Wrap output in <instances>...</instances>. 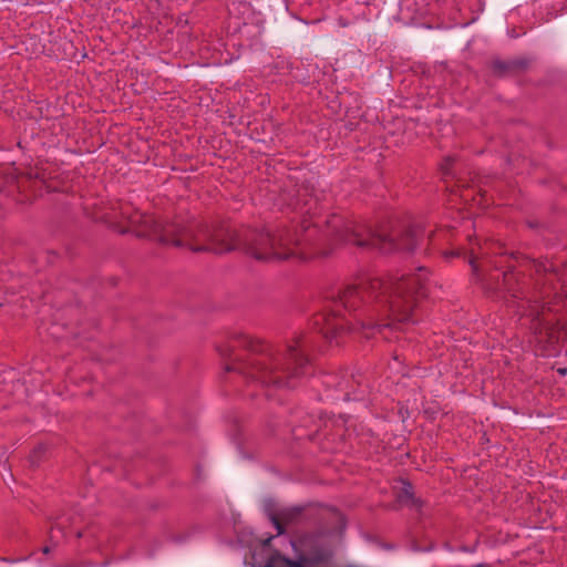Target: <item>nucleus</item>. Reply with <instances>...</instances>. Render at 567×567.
I'll return each instance as SVG.
<instances>
[{"instance_id":"nucleus-13","label":"nucleus","mask_w":567,"mask_h":567,"mask_svg":"<svg viewBox=\"0 0 567 567\" xmlns=\"http://www.w3.org/2000/svg\"><path fill=\"white\" fill-rule=\"evenodd\" d=\"M515 279L513 274H504V285L507 286L508 291L512 293L514 298H518V293L516 290H513L509 285L511 281Z\"/></svg>"},{"instance_id":"nucleus-14","label":"nucleus","mask_w":567,"mask_h":567,"mask_svg":"<svg viewBox=\"0 0 567 567\" xmlns=\"http://www.w3.org/2000/svg\"><path fill=\"white\" fill-rule=\"evenodd\" d=\"M280 557H281L280 555H277V556L272 557V558H271V559H269V561L265 565V567H274V564H275V561H276V560H280V561H282V560L280 559Z\"/></svg>"},{"instance_id":"nucleus-18","label":"nucleus","mask_w":567,"mask_h":567,"mask_svg":"<svg viewBox=\"0 0 567 567\" xmlns=\"http://www.w3.org/2000/svg\"><path fill=\"white\" fill-rule=\"evenodd\" d=\"M558 372H559L560 374H565V373H566V369H565V368H563V369H558Z\"/></svg>"},{"instance_id":"nucleus-20","label":"nucleus","mask_w":567,"mask_h":567,"mask_svg":"<svg viewBox=\"0 0 567 567\" xmlns=\"http://www.w3.org/2000/svg\"><path fill=\"white\" fill-rule=\"evenodd\" d=\"M76 537H79V538L82 537V532H78Z\"/></svg>"},{"instance_id":"nucleus-11","label":"nucleus","mask_w":567,"mask_h":567,"mask_svg":"<svg viewBox=\"0 0 567 567\" xmlns=\"http://www.w3.org/2000/svg\"><path fill=\"white\" fill-rule=\"evenodd\" d=\"M301 514V511L299 508H291V509H285L280 513L276 514L284 520L285 524H290L295 522L299 515Z\"/></svg>"},{"instance_id":"nucleus-10","label":"nucleus","mask_w":567,"mask_h":567,"mask_svg":"<svg viewBox=\"0 0 567 567\" xmlns=\"http://www.w3.org/2000/svg\"><path fill=\"white\" fill-rule=\"evenodd\" d=\"M540 337L546 336L548 339V342L550 344L558 343L560 339L563 338L564 332L559 329H556L554 327H545L544 329H539Z\"/></svg>"},{"instance_id":"nucleus-9","label":"nucleus","mask_w":567,"mask_h":567,"mask_svg":"<svg viewBox=\"0 0 567 567\" xmlns=\"http://www.w3.org/2000/svg\"><path fill=\"white\" fill-rule=\"evenodd\" d=\"M398 501L404 506H410V507H420L421 506L420 499L414 496L412 485L406 482H403V486H402L401 491L398 493Z\"/></svg>"},{"instance_id":"nucleus-7","label":"nucleus","mask_w":567,"mask_h":567,"mask_svg":"<svg viewBox=\"0 0 567 567\" xmlns=\"http://www.w3.org/2000/svg\"><path fill=\"white\" fill-rule=\"evenodd\" d=\"M355 326L352 322H349L344 318L338 316H329L324 318L322 333L327 338H332L340 334L344 330H354Z\"/></svg>"},{"instance_id":"nucleus-4","label":"nucleus","mask_w":567,"mask_h":567,"mask_svg":"<svg viewBox=\"0 0 567 567\" xmlns=\"http://www.w3.org/2000/svg\"><path fill=\"white\" fill-rule=\"evenodd\" d=\"M499 254L495 249V245L485 241L481 244L477 239L470 238L466 248L452 249L445 252V257H461L464 256L472 267V272L480 276L485 270V264L491 255Z\"/></svg>"},{"instance_id":"nucleus-2","label":"nucleus","mask_w":567,"mask_h":567,"mask_svg":"<svg viewBox=\"0 0 567 567\" xmlns=\"http://www.w3.org/2000/svg\"><path fill=\"white\" fill-rule=\"evenodd\" d=\"M426 291V276L420 272L359 277L339 289L333 298L354 313L357 326L381 333L395 323L414 322L419 301Z\"/></svg>"},{"instance_id":"nucleus-5","label":"nucleus","mask_w":567,"mask_h":567,"mask_svg":"<svg viewBox=\"0 0 567 567\" xmlns=\"http://www.w3.org/2000/svg\"><path fill=\"white\" fill-rule=\"evenodd\" d=\"M332 550L324 546H313L307 554H302L297 560L280 557L286 567H306L326 564L332 558Z\"/></svg>"},{"instance_id":"nucleus-1","label":"nucleus","mask_w":567,"mask_h":567,"mask_svg":"<svg viewBox=\"0 0 567 567\" xmlns=\"http://www.w3.org/2000/svg\"><path fill=\"white\" fill-rule=\"evenodd\" d=\"M128 227L121 233L132 231L137 237L155 240L164 246L187 248L193 251H212L224 254L243 249L260 261L286 260L298 254L299 247L315 244L317 235L333 237L337 240L352 244L358 248L383 252L412 251L417 243L421 230L412 227L388 228L382 226L375 230L352 220L333 215L326 221L324 230L319 231L317 225L303 219L299 228L278 229L276 231L240 229L230 226L209 228L197 221L174 219L172 221L156 218L154 215L138 210L122 213Z\"/></svg>"},{"instance_id":"nucleus-3","label":"nucleus","mask_w":567,"mask_h":567,"mask_svg":"<svg viewBox=\"0 0 567 567\" xmlns=\"http://www.w3.org/2000/svg\"><path fill=\"white\" fill-rule=\"evenodd\" d=\"M220 354L226 360V372L279 389L293 388L309 364L299 339L289 343L285 351H277L258 339L238 333L220 349Z\"/></svg>"},{"instance_id":"nucleus-12","label":"nucleus","mask_w":567,"mask_h":567,"mask_svg":"<svg viewBox=\"0 0 567 567\" xmlns=\"http://www.w3.org/2000/svg\"><path fill=\"white\" fill-rule=\"evenodd\" d=\"M270 520L275 525V527L277 529V534L282 535L285 533L284 520H281V518L279 516H277L275 513L270 514Z\"/></svg>"},{"instance_id":"nucleus-6","label":"nucleus","mask_w":567,"mask_h":567,"mask_svg":"<svg viewBox=\"0 0 567 567\" xmlns=\"http://www.w3.org/2000/svg\"><path fill=\"white\" fill-rule=\"evenodd\" d=\"M529 65V60L519 58L512 61L495 60L492 62V71L497 76L517 74L525 71Z\"/></svg>"},{"instance_id":"nucleus-19","label":"nucleus","mask_w":567,"mask_h":567,"mask_svg":"<svg viewBox=\"0 0 567 567\" xmlns=\"http://www.w3.org/2000/svg\"><path fill=\"white\" fill-rule=\"evenodd\" d=\"M373 334H374V332H372L371 334L367 332V333H365V338H369V337H371V336H373Z\"/></svg>"},{"instance_id":"nucleus-15","label":"nucleus","mask_w":567,"mask_h":567,"mask_svg":"<svg viewBox=\"0 0 567 567\" xmlns=\"http://www.w3.org/2000/svg\"><path fill=\"white\" fill-rule=\"evenodd\" d=\"M528 316H532L533 317V320H540L539 319V313L536 311L535 307H533V309L530 310V312L528 313Z\"/></svg>"},{"instance_id":"nucleus-8","label":"nucleus","mask_w":567,"mask_h":567,"mask_svg":"<svg viewBox=\"0 0 567 567\" xmlns=\"http://www.w3.org/2000/svg\"><path fill=\"white\" fill-rule=\"evenodd\" d=\"M318 196L315 194V187L310 184H303L298 189V196L296 203L289 202L288 205L299 206L301 203L305 207H308L306 212L312 209V202L317 203Z\"/></svg>"},{"instance_id":"nucleus-21","label":"nucleus","mask_w":567,"mask_h":567,"mask_svg":"<svg viewBox=\"0 0 567 567\" xmlns=\"http://www.w3.org/2000/svg\"><path fill=\"white\" fill-rule=\"evenodd\" d=\"M475 567H485V566H483V565H477V566H475Z\"/></svg>"},{"instance_id":"nucleus-17","label":"nucleus","mask_w":567,"mask_h":567,"mask_svg":"<svg viewBox=\"0 0 567 567\" xmlns=\"http://www.w3.org/2000/svg\"><path fill=\"white\" fill-rule=\"evenodd\" d=\"M44 451V447L43 446H39L35 451H34V454L37 453H42Z\"/></svg>"},{"instance_id":"nucleus-16","label":"nucleus","mask_w":567,"mask_h":567,"mask_svg":"<svg viewBox=\"0 0 567 567\" xmlns=\"http://www.w3.org/2000/svg\"><path fill=\"white\" fill-rule=\"evenodd\" d=\"M50 550H51V547H49V546H45L42 548L43 554H49Z\"/></svg>"}]
</instances>
